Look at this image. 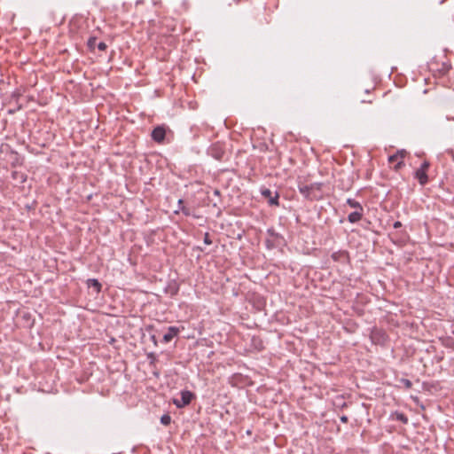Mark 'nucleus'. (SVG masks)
Wrapping results in <instances>:
<instances>
[{
  "label": "nucleus",
  "instance_id": "nucleus-12",
  "mask_svg": "<svg viewBox=\"0 0 454 454\" xmlns=\"http://www.w3.org/2000/svg\"><path fill=\"white\" fill-rule=\"evenodd\" d=\"M331 258L337 262H340L342 264H346L349 262V254L346 250H339L333 252L331 255Z\"/></svg>",
  "mask_w": 454,
  "mask_h": 454
},
{
  "label": "nucleus",
  "instance_id": "nucleus-30",
  "mask_svg": "<svg viewBox=\"0 0 454 454\" xmlns=\"http://www.w3.org/2000/svg\"><path fill=\"white\" fill-rule=\"evenodd\" d=\"M340 420L342 423L347 424L348 422V418L346 415H342V416L340 417Z\"/></svg>",
  "mask_w": 454,
  "mask_h": 454
},
{
  "label": "nucleus",
  "instance_id": "nucleus-23",
  "mask_svg": "<svg viewBox=\"0 0 454 454\" xmlns=\"http://www.w3.org/2000/svg\"><path fill=\"white\" fill-rule=\"evenodd\" d=\"M400 382L403 385V387L406 389H410V388L412 387V382L410 380H408V379L402 378L400 380Z\"/></svg>",
  "mask_w": 454,
  "mask_h": 454
},
{
  "label": "nucleus",
  "instance_id": "nucleus-11",
  "mask_svg": "<svg viewBox=\"0 0 454 454\" xmlns=\"http://www.w3.org/2000/svg\"><path fill=\"white\" fill-rule=\"evenodd\" d=\"M371 339L373 343L383 345L387 341V336L384 331L375 328L372 332Z\"/></svg>",
  "mask_w": 454,
  "mask_h": 454
},
{
  "label": "nucleus",
  "instance_id": "nucleus-6",
  "mask_svg": "<svg viewBox=\"0 0 454 454\" xmlns=\"http://www.w3.org/2000/svg\"><path fill=\"white\" fill-rule=\"evenodd\" d=\"M267 234L271 238L265 240V246L268 249H273L280 246L285 241L284 237L276 232L273 228H269L267 230Z\"/></svg>",
  "mask_w": 454,
  "mask_h": 454
},
{
  "label": "nucleus",
  "instance_id": "nucleus-18",
  "mask_svg": "<svg viewBox=\"0 0 454 454\" xmlns=\"http://www.w3.org/2000/svg\"><path fill=\"white\" fill-rule=\"evenodd\" d=\"M347 204L354 208L356 211H364V207L361 205V203L354 199L348 198L347 200Z\"/></svg>",
  "mask_w": 454,
  "mask_h": 454
},
{
  "label": "nucleus",
  "instance_id": "nucleus-36",
  "mask_svg": "<svg viewBox=\"0 0 454 454\" xmlns=\"http://www.w3.org/2000/svg\"><path fill=\"white\" fill-rule=\"evenodd\" d=\"M361 102H362V103H372V100H364V99H363Z\"/></svg>",
  "mask_w": 454,
  "mask_h": 454
},
{
  "label": "nucleus",
  "instance_id": "nucleus-26",
  "mask_svg": "<svg viewBox=\"0 0 454 454\" xmlns=\"http://www.w3.org/2000/svg\"><path fill=\"white\" fill-rule=\"evenodd\" d=\"M398 160H400V159L397 157V155L395 153L388 156L389 163H395V162H397Z\"/></svg>",
  "mask_w": 454,
  "mask_h": 454
},
{
  "label": "nucleus",
  "instance_id": "nucleus-27",
  "mask_svg": "<svg viewBox=\"0 0 454 454\" xmlns=\"http://www.w3.org/2000/svg\"><path fill=\"white\" fill-rule=\"evenodd\" d=\"M404 166L403 160H400L397 162H395V165L394 166V169L395 171L401 169Z\"/></svg>",
  "mask_w": 454,
  "mask_h": 454
},
{
  "label": "nucleus",
  "instance_id": "nucleus-10",
  "mask_svg": "<svg viewBox=\"0 0 454 454\" xmlns=\"http://www.w3.org/2000/svg\"><path fill=\"white\" fill-rule=\"evenodd\" d=\"M261 194L264 199L268 200L270 206H279V194L277 191L272 192L269 188L262 187Z\"/></svg>",
  "mask_w": 454,
  "mask_h": 454
},
{
  "label": "nucleus",
  "instance_id": "nucleus-9",
  "mask_svg": "<svg viewBox=\"0 0 454 454\" xmlns=\"http://www.w3.org/2000/svg\"><path fill=\"white\" fill-rule=\"evenodd\" d=\"M389 237L391 242L399 247L406 246L410 239L406 231H400L395 233L389 234Z\"/></svg>",
  "mask_w": 454,
  "mask_h": 454
},
{
  "label": "nucleus",
  "instance_id": "nucleus-3",
  "mask_svg": "<svg viewBox=\"0 0 454 454\" xmlns=\"http://www.w3.org/2000/svg\"><path fill=\"white\" fill-rule=\"evenodd\" d=\"M87 48L90 53L101 54L102 52L106 51L107 45L104 41L99 40L95 35H92L90 36L87 40Z\"/></svg>",
  "mask_w": 454,
  "mask_h": 454
},
{
  "label": "nucleus",
  "instance_id": "nucleus-37",
  "mask_svg": "<svg viewBox=\"0 0 454 454\" xmlns=\"http://www.w3.org/2000/svg\"><path fill=\"white\" fill-rule=\"evenodd\" d=\"M365 93H370V90H365Z\"/></svg>",
  "mask_w": 454,
  "mask_h": 454
},
{
  "label": "nucleus",
  "instance_id": "nucleus-22",
  "mask_svg": "<svg viewBox=\"0 0 454 454\" xmlns=\"http://www.w3.org/2000/svg\"><path fill=\"white\" fill-rule=\"evenodd\" d=\"M160 423L164 426H168L171 423V417L169 414H163L160 417Z\"/></svg>",
  "mask_w": 454,
  "mask_h": 454
},
{
  "label": "nucleus",
  "instance_id": "nucleus-7",
  "mask_svg": "<svg viewBox=\"0 0 454 454\" xmlns=\"http://www.w3.org/2000/svg\"><path fill=\"white\" fill-rule=\"evenodd\" d=\"M180 395L181 397L179 399H173V403L176 406V408L179 409L189 405L192 403V401L196 397L195 394L190 390H182L180 392Z\"/></svg>",
  "mask_w": 454,
  "mask_h": 454
},
{
  "label": "nucleus",
  "instance_id": "nucleus-5",
  "mask_svg": "<svg viewBox=\"0 0 454 454\" xmlns=\"http://www.w3.org/2000/svg\"><path fill=\"white\" fill-rule=\"evenodd\" d=\"M430 167V162L428 160H424L420 167L417 168L414 172V178H416L419 184L422 186L426 185L428 181L427 170Z\"/></svg>",
  "mask_w": 454,
  "mask_h": 454
},
{
  "label": "nucleus",
  "instance_id": "nucleus-1",
  "mask_svg": "<svg viewBox=\"0 0 454 454\" xmlns=\"http://www.w3.org/2000/svg\"><path fill=\"white\" fill-rule=\"evenodd\" d=\"M298 191L308 200H319L322 199L323 183H312L306 184L302 182L298 183Z\"/></svg>",
  "mask_w": 454,
  "mask_h": 454
},
{
  "label": "nucleus",
  "instance_id": "nucleus-8",
  "mask_svg": "<svg viewBox=\"0 0 454 454\" xmlns=\"http://www.w3.org/2000/svg\"><path fill=\"white\" fill-rule=\"evenodd\" d=\"M168 131H170V129L166 125H158L152 130L151 137L157 144H163Z\"/></svg>",
  "mask_w": 454,
  "mask_h": 454
},
{
  "label": "nucleus",
  "instance_id": "nucleus-15",
  "mask_svg": "<svg viewBox=\"0 0 454 454\" xmlns=\"http://www.w3.org/2000/svg\"><path fill=\"white\" fill-rule=\"evenodd\" d=\"M12 178L22 184L27 182V176L26 173L14 170L12 172Z\"/></svg>",
  "mask_w": 454,
  "mask_h": 454
},
{
  "label": "nucleus",
  "instance_id": "nucleus-19",
  "mask_svg": "<svg viewBox=\"0 0 454 454\" xmlns=\"http://www.w3.org/2000/svg\"><path fill=\"white\" fill-rule=\"evenodd\" d=\"M177 204H178V209L175 211L176 214H178L179 211H181L185 216H189L191 215L190 208L186 207L184 205V200L179 199Z\"/></svg>",
  "mask_w": 454,
  "mask_h": 454
},
{
  "label": "nucleus",
  "instance_id": "nucleus-32",
  "mask_svg": "<svg viewBox=\"0 0 454 454\" xmlns=\"http://www.w3.org/2000/svg\"><path fill=\"white\" fill-rule=\"evenodd\" d=\"M153 374L155 377L159 378V376H160V372L157 371V369H156V368H153Z\"/></svg>",
  "mask_w": 454,
  "mask_h": 454
},
{
  "label": "nucleus",
  "instance_id": "nucleus-17",
  "mask_svg": "<svg viewBox=\"0 0 454 454\" xmlns=\"http://www.w3.org/2000/svg\"><path fill=\"white\" fill-rule=\"evenodd\" d=\"M86 283H87L88 287L94 288V290L96 291L97 294L101 292L102 285L98 279L89 278Z\"/></svg>",
  "mask_w": 454,
  "mask_h": 454
},
{
  "label": "nucleus",
  "instance_id": "nucleus-33",
  "mask_svg": "<svg viewBox=\"0 0 454 454\" xmlns=\"http://www.w3.org/2000/svg\"><path fill=\"white\" fill-rule=\"evenodd\" d=\"M348 407V403L346 402H343L340 405V409H344V408H347Z\"/></svg>",
  "mask_w": 454,
  "mask_h": 454
},
{
  "label": "nucleus",
  "instance_id": "nucleus-35",
  "mask_svg": "<svg viewBox=\"0 0 454 454\" xmlns=\"http://www.w3.org/2000/svg\"><path fill=\"white\" fill-rule=\"evenodd\" d=\"M152 341H153V343L157 345V340L154 335L152 336Z\"/></svg>",
  "mask_w": 454,
  "mask_h": 454
},
{
  "label": "nucleus",
  "instance_id": "nucleus-2",
  "mask_svg": "<svg viewBox=\"0 0 454 454\" xmlns=\"http://www.w3.org/2000/svg\"><path fill=\"white\" fill-rule=\"evenodd\" d=\"M427 67L431 72L437 73L439 75H444L451 68V63L449 59H445L444 61H440L439 59H431L427 62Z\"/></svg>",
  "mask_w": 454,
  "mask_h": 454
},
{
  "label": "nucleus",
  "instance_id": "nucleus-16",
  "mask_svg": "<svg viewBox=\"0 0 454 454\" xmlns=\"http://www.w3.org/2000/svg\"><path fill=\"white\" fill-rule=\"evenodd\" d=\"M364 216V211H354L348 215V221L350 223H358Z\"/></svg>",
  "mask_w": 454,
  "mask_h": 454
},
{
  "label": "nucleus",
  "instance_id": "nucleus-13",
  "mask_svg": "<svg viewBox=\"0 0 454 454\" xmlns=\"http://www.w3.org/2000/svg\"><path fill=\"white\" fill-rule=\"evenodd\" d=\"M179 333V328L176 326H169L167 333L163 335L165 343L170 342Z\"/></svg>",
  "mask_w": 454,
  "mask_h": 454
},
{
  "label": "nucleus",
  "instance_id": "nucleus-29",
  "mask_svg": "<svg viewBox=\"0 0 454 454\" xmlns=\"http://www.w3.org/2000/svg\"><path fill=\"white\" fill-rule=\"evenodd\" d=\"M171 290V295H175L178 293L179 287L176 285H174L173 286H169Z\"/></svg>",
  "mask_w": 454,
  "mask_h": 454
},
{
  "label": "nucleus",
  "instance_id": "nucleus-21",
  "mask_svg": "<svg viewBox=\"0 0 454 454\" xmlns=\"http://www.w3.org/2000/svg\"><path fill=\"white\" fill-rule=\"evenodd\" d=\"M146 357L149 361L150 367L156 368V363L158 361L157 355L153 352H149L146 354Z\"/></svg>",
  "mask_w": 454,
  "mask_h": 454
},
{
  "label": "nucleus",
  "instance_id": "nucleus-31",
  "mask_svg": "<svg viewBox=\"0 0 454 454\" xmlns=\"http://www.w3.org/2000/svg\"><path fill=\"white\" fill-rule=\"evenodd\" d=\"M402 225H403V224H402V223H401V222L396 221V222H395V223H394L393 227H394L395 229H399V228H401V227H402Z\"/></svg>",
  "mask_w": 454,
  "mask_h": 454
},
{
  "label": "nucleus",
  "instance_id": "nucleus-34",
  "mask_svg": "<svg viewBox=\"0 0 454 454\" xmlns=\"http://www.w3.org/2000/svg\"><path fill=\"white\" fill-rule=\"evenodd\" d=\"M214 194H215V195H216V196H219V195H220V191H219V190H217V189H215V190L214 191Z\"/></svg>",
  "mask_w": 454,
  "mask_h": 454
},
{
  "label": "nucleus",
  "instance_id": "nucleus-24",
  "mask_svg": "<svg viewBox=\"0 0 454 454\" xmlns=\"http://www.w3.org/2000/svg\"><path fill=\"white\" fill-rule=\"evenodd\" d=\"M396 419L398 421H401L403 424H407L408 423V418H407V416L404 413H397L396 414Z\"/></svg>",
  "mask_w": 454,
  "mask_h": 454
},
{
  "label": "nucleus",
  "instance_id": "nucleus-4",
  "mask_svg": "<svg viewBox=\"0 0 454 454\" xmlns=\"http://www.w3.org/2000/svg\"><path fill=\"white\" fill-rule=\"evenodd\" d=\"M207 153L219 161H223L226 154L224 144L221 142L213 143L207 148Z\"/></svg>",
  "mask_w": 454,
  "mask_h": 454
},
{
  "label": "nucleus",
  "instance_id": "nucleus-25",
  "mask_svg": "<svg viewBox=\"0 0 454 454\" xmlns=\"http://www.w3.org/2000/svg\"><path fill=\"white\" fill-rule=\"evenodd\" d=\"M395 154L397 155V157L403 160V159L406 156L407 154V152L405 150H398Z\"/></svg>",
  "mask_w": 454,
  "mask_h": 454
},
{
  "label": "nucleus",
  "instance_id": "nucleus-14",
  "mask_svg": "<svg viewBox=\"0 0 454 454\" xmlns=\"http://www.w3.org/2000/svg\"><path fill=\"white\" fill-rule=\"evenodd\" d=\"M161 24L167 27L166 31H162L163 34H167V33L175 31L176 23L173 19L165 17L161 20Z\"/></svg>",
  "mask_w": 454,
  "mask_h": 454
},
{
  "label": "nucleus",
  "instance_id": "nucleus-20",
  "mask_svg": "<svg viewBox=\"0 0 454 454\" xmlns=\"http://www.w3.org/2000/svg\"><path fill=\"white\" fill-rule=\"evenodd\" d=\"M12 160L11 162L12 167L21 166L23 165V159L20 156L17 152H12Z\"/></svg>",
  "mask_w": 454,
  "mask_h": 454
},
{
  "label": "nucleus",
  "instance_id": "nucleus-28",
  "mask_svg": "<svg viewBox=\"0 0 454 454\" xmlns=\"http://www.w3.org/2000/svg\"><path fill=\"white\" fill-rule=\"evenodd\" d=\"M203 241H204V243L206 245H211L212 244V239H210V235H209L208 232L205 233Z\"/></svg>",
  "mask_w": 454,
  "mask_h": 454
}]
</instances>
